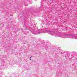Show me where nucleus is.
<instances>
[{
    "instance_id": "nucleus-1",
    "label": "nucleus",
    "mask_w": 77,
    "mask_h": 77,
    "mask_svg": "<svg viewBox=\"0 0 77 77\" xmlns=\"http://www.w3.org/2000/svg\"><path fill=\"white\" fill-rule=\"evenodd\" d=\"M37 30V29H35L34 30H32L33 32H35V35H39V34H41V33H48L49 35H54L55 36H58V37H61L62 38H66V34H59L58 33H56L55 31L53 32L50 30L44 31H42L40 29H38V30Z\"/></svg>"
},
{
    "instance_id": "nucleus-2",
    "label": "nucleus",
    "mask_w": 77,
    "mask_h": 77,
    "mask_svg": "<svg viewBox=\"0 0 77 77\" xmlns=\"http://www.w3.org/2000/svg\"><path fill=\"white\" fill-rule=\"evenodd\" d=\"M23 26L24 27H26V25H25V24L23 25Z\"/></svg>"
},
{
    "instance_id": "nucleus-3",
    "label": "nucleus",
    "mask_w": 77,
    "mask_h": 77,
    "mask_svg": "<svg viewBox=\"0 0 77 77\" xmlns=\"http://www.w3.org/2000/svg\"><path fill=\"white\" fill-rule=\"evenodd\" d=\"M30 60H31V57H30Z\"/></svg>"
}]
</instances>
